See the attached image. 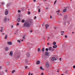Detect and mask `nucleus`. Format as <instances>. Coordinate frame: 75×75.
Here are the masks:
<instances>
[{
  "label": "nucleus",
  "mask_w": 75,
  "mask_h": 75,
  "mask_svg": "<svg viewBox=\"0 0 75 75\" xmlns=\"http://www.w3.org/2000/svg\"><path fill=\"white\" fill-rule=\"evenodd\" d=\"M30 23H29L26 22L24 23L23 24L24 27H28V26H30Z\"/></svg>",
  "instance_id": "obj_1"
},
{
  "label": "nucleus",
  "mask_w": 75,
  "mask_h": 75,
  "mask_svg": "<svg viewBox=\"0 0 75 75\" xmlns=\"http://www.w3.org/2000/svg\"><path fill=\"white\" fill-rule=\"evenodd\" d=\"M45 66L47 68H48V67L50 66V64H48V62H47L46 63Z\"/></svg>",
  "instance_id": "obj_2"
},
{
  "label": "nucleus",
  "mask_w": 75,
  "mask_h": 75,
  "mask_svg": "<svg viewBox=\"0 0 75 75\" xmlns=\"http://www.w3.org/2000/svg\"><path fill=\"white\" fill-rule=\"evenodd\" d=\"M7 44H8V45H12V42H7Z\"/></svg>",
  "instance_id": "obj_3"
},
{
  "label": "nucleus",
  "mask_w": 75,
  "mask_h": 75,
  "mask_svg": "<svg viewBox=\"0 0 75 75\" xmlns=\"http://www.w3.org/2000/svg\"><path fill=\"white\" fill-rule=\"evenodd\" d=\"M51 59L52 61H54V60H55V61H57V59H55V57H53Z\"/></svg>",
  "instance_id": "obj_4"
},
{
  "label": "nucleus",
  "mask_w": 75,
  "mask_h": 75,
  "mask_svg": "<svg viewBox=\"0 0 75 75\" xmlns=\"http://www.w3.org/2000/svg\"><path fill=\"white\" fill-rule=\"evenodd\" d=\"M50 26V25H48V24H46L45 25V28L46 29H47V28H48V27Z\"/></svg>",
  "instance_id": "obj_5"
},
{
  "label": "nucleus",
  "mask_w": 75,
  "mask_h": 75,
  "mask_svg": "<svg viewBox=\"0 0 75 75\" xmlns=\"http://www.w3.org/2000/svg\"><path fill=\"white\" fill-rule=\"evenodd\" d=\"M8 11H6L5 12V15H7V14H8Z\"/></svg>",
  "instance_id": "obj_6"
},
{
  "label": "nucleus",
  "mask_w": 75,
  "mask_h": 75,
  "mask_svg": "<svg viewBox=\"0 0 75 75\" xmlns=\"http://www.w3.org/2000/svg\"><path fill=\"white\" fill-rule=\"evenodd\" d=\"M57 47V45H53V48H55Z\"/></svg>",
  "instance_id": "obj_7"
},
{
  "label": "nucleus",
  "mask_w": 75,
  "mask_h": 75,
  "mask_svg": "<svg viewBox=\"0 0 75 75\" xmlns=\"http://www.w3.org/2000/svg\"><path fill=\"white\" fill-rule=\"evenodd\" d=\"M7 19L6 18H5L4 19V21L5 22L7 21Z\"/></svg>",
  "instance_id": "obj_8"
},
{
  "label": "nucleus",
  "mask_w": 75,
  "mask_h": 75,
  "mask_svg": "<svg viewBox=\"0 0 75 75\" xmlns=\"http://www.w3.org/2000/svg\"><path fill=\"white\" fill-rule=\"evenodd\" d=\"M63 11L64 13L66 12V11H67V9H66V8H65L64 9H63Z\"/></svg>",
  "instance_id": "obj_9"
},
{
  "label": "nucleus",
  "mask_w": 75,
  "mask_h": 75,
  "mask_svg": "<svg viewBox=\"0 0 75 75\" xmlns=\"http://www.w3.org/2000/svg\"><path fill=\"white\" fill-rule=\"evenodd\" d=\"M40 61L38 60L37 61L36 64L37 65H38V64H40Z\"/></svg>",
  "instance_id": "obj_10"
},
{
  "label": "nucleus",
  "mask_w": 75,
  "mask_h": 75,
  "mask_svg": "<svg viewBox=\"0 0 75 75\" xmlns=\"http://www.w3.org/2000/svg\"><path fill=\"white\" fill-rule=\"evenodd\" d=\"M9 55H11V56H12V55H13V52H12L11 51L10 54H9Z\"/></svg>",
  "instance_id": "obj_11"
},
{
  "label": "nucleus",
  "mask_w": 75,
  "mask_h": 75,
  "mask_svg": "<svg viewBox=\"0 0 75 75\" xmlns=\"http://www.w3.org/2000/svg\"><path fill=\"white\" fill-rule=\"evenodd\" d=\"M42 52H44V48H42Z\"/></svg>",
  "instance_id": "obj_12"
},
{
  "label": "nucleus",
  "mask_w": 75,
  "mask_h": 75,
  "mask_svg": "<svg viewBox=\"0 0 75 75\" xmlns=\"http://www.w3.org/2000/svg\"><path fill=\"white\" fill-rule=\"evenodd\" d=\"M45 55H46L48 56L49 55L48 52H45Z\"/></svg>",
  "instance_id": "obj_13"
},
{
  "label": "nucleus",
  "mask_w": 75,
  "mask_h": 75,
  "mask_svg": "<svg viewBox=\"0 0 75 75\" xmlns=\"http://www.w3.org/2000/svg\"><path fill=\"white\" fill-rule=\"evenodd\" d=\"M30 56V54L29 53H27V57H29Z\"/></svg>",
  "instance_id": "obj_14"
},
{
  "label": "nucleus",
  "mask_w": 75,
  "mask_h": 75,
  "mask_svg": "<svg viewBox=\"0 0 75 75\" xmlns=\"http://www.w3.org/2000/svg\"><path fill=\"white\" fill-rule=\"evenodd\" d=\"M5 50L6 51H8V47H6L5 48Z\"/></svg>",
  "instance_id": "obj_15"
},
{
  "label": "nucleus",
  "mask_w": 75,
  "mask_h": 75,
  "mask_svg": "<svg viewBox=\"0 0 75 75\" xmlns=\"http://www.w3.org/2000/svg\"><path fill=\"white\" fill-rule=\"evenodd\" d=\"M52 49V47H50L49 48V51H51V49Z\"/></svg>",
  "instance_id": "obj_16"
},
{
  "label": "nucleus",
  "mask_w": 75,
  "mask_h": 75,
  "mask_svg": "<svg viewBox=\"0 0 75 75\" xmlns=\"http://www.w3.org/2000/svg\"><path fill=\"white\" fill-rule=\"evenodd\" d=\"M20 20H21L20 18H18V22H20Z\"/></svg>",
  "instance_id": "obj_17"
},
{
  "label": "nucleus",
  "mask_w": 75,
  "mask_h": 75,
  "mask_svg": "<svg viewBox=\"0 0 75 75\" xmlns=\"http://www.w3.org/2000/svg\"><path fill=\"white\" fill-rule=\"evenodd\" d=\"M10 4H11V3H8V4L7 5V6H10Z\"/></svg>",
  "instance_id": "obj_18"
},
{
  "label": "nucleus",
  "mask_w": 75,
  "mask_h": 75,
  "mask_svg": "<svg viewBox=\"0 0 75 75\" xmlns=\"http://www.w3.org/2000/svg\"><path fill=\"white\" fill-rule=\"evenodd\" d=\"M7 35H6L4 37L5 39H7Z\"/></svg>",
  "instance_id": "obj_19"
},
{
  "label": "nucleus",
  "mask_w": 75,
  "mask_h": 75,
  "mask_svg": "<svg viewBox=\"0 0 75 75\" xmlns=\"http://www.w3.org/2000/svg\"><path fill=\"white\" fill-rule=\"evenodd\" d=\"M55 44H56V42H53V45H55Z\"/></svg>",
  "instance_id": "obj_20"
},
{
  "label": "nucleus",
  "mask_w": 75,
  "mask_h": 75,
  "mask_svg": "<svg viewBox=\"0 0 75 75\" xmlns=\"http://www.w3.org/2000/svg\"><path fill=\"white\" fill-rule=\"evenodd\" d=\"M61 33H62L61 34V35H63V33H64V31H62L61 32Z\"/></svg>",
  "instance_id": "obj_21"
},
{
  "label": "nucleus",
  "mask_w": 75,
  "mask_h": 75,
  "mask_svg": "<svg viewBox=\"0 0 75 75\" xmlns=\"http://www.w3.org/2000/svg\"><path fill=\"white\" fill-rule=\"evenodd\" d=\"M25 21V20H24V19H23L22 20V23H24Z\"/></svg>",
  "instance_id": "obj_22"
},
{
  "label": "nucleus",
  "mask_w": 75,
  "mask_h": 75,
  "mask_svg": "<svg viewBox=\"0 0 75 75\" xmlns=\"http://www.w3.org/2000/svg\"><path fill=\"white\" fill-rule=\"evenodd\" d=\"M9 62H7L6 63V65H9Z\"/></svg>",
  "instance_id": "obj_23"
},
{
  "label": "nucleus",
  "mask_w": 75,
  "mask_h": 75,
  "mask_svg": "<svg viewBox=\"0 0 75 75\" xmlns=\"http://www.w3.org/2000/svg\"><path fill=\"white\" fill-rule=\"evenodd\" d=\"M38 52H40V48H38Z\"/></svg>",
  "instance_id": "obj_24"
},
{
  "label": "nucleus",
  "mask_w": 75,
  "mask_h": 75,
  "mask_svg": "<svg viewBox=\"0 0 75 75\" xmlns=\"http://www.w3.org/2000/svg\"><path fill=\"white\" fill-rule=\"evenodd\" d=\"M64 25H66V21H64Z\"/></svg>",
  "instance_id": "obj_25"
},
{
  "label": "nucleus",
  "mask_w": 75,
  "mask_h": 75,
  "mask_svg": "<svg viewBox=\"0 0 75 75\" xmlns=\"http://www.w3.org/2000/svg\"><path fill=\"white\" fill-rule=\"evenodd\" d=\"M40 69H42V70H44V69H42V67H40Z\"/></svg>",
  "instance_id": "obj_26"
},
{
  "label": "nucleus",
  "mask_w": 75,
  "mask_h": 75,
  "mask_svg": "<svg viewBox=\"0 0 75 75\" xmlns=\"http://www.w3.org/2000/svg\"><path fill=\"white\" fill-rule=\"evenodd\" d=\"M15 71H15V70H13L12 71V73H14L15 72Z\"/></svg>",
  "instance_id": "obj_27"
},
{
  "label": "nucleus",
  "mask_w": 75,
  "mask_h": 75,
  "mask_svg": "<svg viewBox=\"0 0 75 75\" xmlns=\"http://www.w3.org/2000/svg\"><path fill=\"white\" fill-rule=\"evenodd\" d=\"M68 72V71H66L65 72V74H67Z\"/></svg>",
  "instance_id": "obj_28"
},
{
  "label": "nucleus",
  "mask_w": 75,
  "mask_h": 75,
  "mask_svg": "<svg viewBox=\"0 0 75 75\" xmlns=\"http://www.w3.org/2000/svg\"><path fill=\"white\" fill-rule=\"evenodd\" d=\"M54 50H55V49H52V51H54Z\"/></svg>",
  "instance_id": "obj_29"
},
{
  "label": "nucleus",
  "mask_w": 75,
  "mask_h": 75,
  "mask_svg": "<svg viewBox=\"0 0 75 75\" xmlns=\"http://www.w3.org/2000/svg\"><path fill=\"white\" fill-rule=\"evenodd\" d=\"M46 51H48V49L47 48L46 49Z\"/></svg>",
  "instance_id": "obj_30"
},
{
  "label": "nucleus",
  "mask_w": 75,
  "mask_h": 75,
  "mask_svg": "<svg viewBox=\"0 0 75 75\" xmlns=\"http://www.w3.org/2000/svg\"><path fill=\"white\" fill-rule=\"evenodd\" d=\"M18 13H20L21 12V11L20 10H18Z\"/></svg>",
  "instance_id": "obj_31"
},
{
  "label": "nucleus",
  "mask_w": 75,
  "mask_h": 75,
  "mask_svg": "<svg viewBox=\"0 0 75 75\" xmlns=\"http://www.w3.org/2000/svg\"><path fill=\"white\" fill-rule=\"evenodd\" d=\"M38 11L39 13H40V9H38Z\"/></svg>",
  "instance_id": "obj_32"
},
{
  "label": "nucleus",
  "mask_w": 75,
  "mask_h": 75,
  "mask_svg": "<svg viewBox=\"0 0 75 75\" xmlns=\"http://www.w3.org/2000/svg\"><path fill=\"white\" fill-rule=\"evenodd\" d=\"M17 41H18V42H19V43H20V42H21L20 40H18Z\"/></svg>",
  "instance_id": "obj_33"
},
{
  "label": "nucleus",
  "mask_w": 75,
  "mask_h": 75,
  "mask_svg": "<svg viewBox=\"0 0 75 75\" xmlns=\"http://www.w3.org/2000/svg\"><path fill=\"white\" fill-rule=\"evenodd\" d=\"M56 2H57V0H56V1H55V2H54V4H55V3H56Z\"/></svg>",
  "instance_id": "obj_34"
},
{
  "label": "nucleus",
  "mask_w": 75,
  "mask_h": 75,
  "mask_svg": "<svg viewBox=\"0 0 75 75\" xmlns=\"http://www.w3.org/2000/svg\"><path fill=\"white\" fill-rule=\"evenodd\" d=\"M19 25V23H17V24L16 25Z\"/></svg>",
  "instance_id": "obj_35"
},
{
  "label": "nucleus",
  "mask_w": 75,
  "mask_h": 75,
  "mask_svg": "<svg viewBox=\"0 0 75 75\" xmlns=\"http://www.w3.org/2000/svg\"><path fill=\"white\" fill-rule=\"evenodd\" d=\"M36 16H35L34 18V20H35V19H36Z\"/></svg>",
  "instance_id": "obj_36"
},
{
  "label": "nucleus",
  "mask_w": 75,
  "mask_h": 75,
  "mask_svg": "<svg viewBox=\"0 0 75 75\" xmlns=\"http://www.w3.org/2000/svg\"><path fill=\"white\" fill-rule=\"evenodd\" d=\"M30 12H28V14H30Z\"/></svg>",
  "instance_id": "obj_37"
},
{
  "label": "nucleus",
  "mask_w": 75,
  "mask_h": 75,
  "mask_svg": "<svg viewBox=\"0 0 75 75\" xmlns=\"http://www.w3.org/2000/svg\"><path fill=\"white\" fill-rule=\"evenodd\" d=\"M73 68H75V66L74 65L73 66Z\"/></svg>",
  "instance_id": "obj_38"
},
{
  "label": "nucleus",
  "mask_w": 75,
  "mask_h": 75,
  "mask_svg": "<svg viewBox=\"0 0 75 75\" xmlns=\"http://www.w3.org/2000/svg\"><path fill=\"white\" fill-rule=\"evenodd\" d=\"M0 31H1V32H3V29H1L0 30Z\"/></svg>",
  "instance_id": "obj_39"
},
{
  "label": "nucleus",
  "mask_w": 75,
  "mask_h": 75,
  "mask_svg": "<svg viewBox=\"0 0 75 75\" xmlns=\"http://www.w3.org/2000/svg\"><path fill=\"white\" fill-rule=\"evenodd\" d=\"M30 72H29L28 74V75H30Z\"/></svg>",
  "instance_id": "obj_40"
},
{
  "label": "nucleus",
  "mask_w": 75,
  "mask_h": 75,
  "mask_svg": "<svg viewBox=\"0 0 75 75\" xmlns=\"http://www.w3.org/2000/svg\"><path fill=\"white\" fill-rule=\"evenodd\" d=\"M33 32V30L30 31V33H32Z\"/></svg>",
  "instance_id": "obj_41"
},
{
  "label": "nucleus",
  "mask_w": 75,
  "mask_h": 75,
  "mask_svg": "<svg viewBox=\"0 0 75 75\" xmlns=\"http://www.w3.org/2000/svg\"><path fill=\"white\" fill-rule=\"evenodd\" d=\"M59 60L61 61V58H60V59H59Z\"/></svg>",
  "instance_id": "obj_42"
},
{
  "label": "nucleus",
  "mask_w": 75,
  "mask_h": 75,
  "mask_svg": "<svg viewBox=\"0 0 75 75\" xmlns=\"http://www.w3.org/2000/svg\"><path fill=\"white\" fill-rule=\"evenodd\" d=\"M0 69H1V66H0Z\"/></svg>",
  "instance_id": "obj_43"
},
{
  "label": "nucleus",
  "mask_w": 75,
  "mask_h": 75,
  "mask_svg": "<svg viewBox=\"0 0 75 75\" xmlns=\"http://www.w3.org/2000/svg\"><path fill=\"white\" fill-rule=\"evenodd\" d=\"M25 69H27V66H25Z\"/></svg>",
  "instance_id": "obj_44"
},
{
  "label": "nucleus",
  "mask_w": 75,
  "mask_h": 75,
  "mask_svg": "<svg viewBox=\"0 0 75 75\" xmlns=\"http://www.w3.org/2000/svg\"><path fill=\"white\" fill-rule=\"evenodd\" d=\"M34 0V2H35L36 1V0Z\"/></svg>",
  "instance_id": "obj_45"
},
{
  "label": "nucleus",
  "mask_w": 75,
  "mask_h": 75,
  "mask_svg": "<svg viewBox=\"0 0 75 75\" xmlns=\"http://www.w3.org/2000/svg\"><path fill=\"white\" fill-rule=\"evenodd\" d=\"M43 73H41V75H43Z\"/></svg>",
  "instance_id": "obj_46"
},
{
  "label": "nucleus",
  "mask_w": 75,
  "mask_h": 75,
  "mask_svg": "<svg viewBox=\"0 0 75 75\" xmlns=\"http://www.w3.org/2000/svg\"><path fill=\"white\" fill-rule=\"evenodd\" d=\"M23 39H25V37H23Z\"/></svg>",
  "instance_id": "obj_47"
},
{
  "label": "nucleus",
  "mask_w": 75,
  "mask_h": 75,
  "mask_svg": "<svg viewBox=\"0 0 75 75\" xmlns=\"http://www.w3.org/2000/svg\"><path fill=\"white\" fill-rule=\"evenodd\" d=\"M52 18V16H50V18Z\"/></svg>",
  "instance_id": "obj_48"
},
{
  "label": "nucleus",
  "mask_w": 75,
  "mask_h": 75,
  "mask_svg": "<svg viewBox=\"0 0 75 75\" xmlns=\"http://www.w3.org/2000/svg\"><path fill=\"white\" fill-rule=\"evenodd\" d=\"M11 28H13V25H12V26H11Z\"/></svg>",
  "instance_id": "obj_49"
},
{
  "label": "nucleus",
  "mask_w": 75,
  "mask_h": 75,
  "mask_svg": "<svg viewBox=\"0 0 75 75\" xmlns=\"http://www.w3.org/2000/svg\"><path fill=\"white\" fill-rule=\"evenodd\" d=\"M59 11H59V10L58 11H57L56 12H59Z\"/></svg>",
  "instance_id": "obj_50"
},
{
  "label": "nucleus",
  "mask_w": 75,
  "mask_h": 75,
  "mask_svg": "<svg viewBox=\"0 0 75 75\" xmlns=\"http://www.w3.org/2000/svg\"><path fill=\"white\" fill-rule=\"evenodd\" d=\"M65 37H66V38H67V36L65 35Z\"/></svg>",
  "instance_id": "obj_51"
},
{
  "label": "nucleus",
  "mask_w": 75,
  "mask_h": 75,
  "mask_svg": "<svg viewBox=\"0 0 75 75\" xmlns=\"http://www.w3.org/2000/svg\"><path fill=\"white\" fill-rule=\"evenodd\" d=\"M47 45H50V43H48L47 44Z\"/></svg>",
  "instance_id": "obj_52"
},
{
  "label": "nucleus",
  "mask_w": 75,
  "mask_h": 75,
  "mask_svg": "<svg viewBox=\"0 0 75 75\" xmlns=\"http://www.w3.org/2000/svg\"><path fill=\"white\" fill-rule=\"evenodd\" d=\"M74 32H73L72 33V34H74Z\"/></svg>",
  "instance_id": "obj_53"
},
{
  "label": "nucleus",
  "mask_w": 75,
  "mask_h": 75,
  "mask_svg": "<svg viewBox=\"0 0 75 75\" xmlns=\"http://www.w3.org/2000/svg\"><path fill=\"white\" fill-rule=\"evenodd\" d=\"M31 75H33V73L31 74Z\"/></svg>",
  "instance_id": "obj_54"
},
{
  "label": "nucleus",
  "mask_w": 75,
  "mask_h": 75,
  "mask_svg": "<svg viewBox=\"0 0 75 75\" xmlns=\"http://www.w3.org/2000/svg\"><path fill=\"white\" fill-rule=\"evenodd\" d=\"M7 69H6V70L5 71H6V72H7Z\"/></svg>",
  "instance_id": "obj_55"
},
{
  "label": "nucleus",
  "mask_w": 75,
  "mask_h": 75,
  "mask_svg": "<svg viewBox=\"0 0 75 75\" xmlns=\"http://www.w3.org/2000/svg\"><path fill=\"white\" fill-rule=\"evenodd\" d=\"M46 9H48V8H46Z\"/></svg>",
  "instance_id": "obj_56"
},
{
  "label": "nucleus",
  "mask_w": 75,
  "mask_h": 75,
  "mask_svg": "<svg viewBox=\"0 0 75 75\" xmlns=\"http://www.w3.org/2000/svg\"><path fill=\"white\" fill-rule=\"evenodd\" d=\"M67 23H69V21H68V22H67Z\"/></svg>",
  "instance_id": "obj_57"
},
{
  "label": "nucleus",
  "mask_w": 75,
  "mask_h": 75,
  "mask_svg": "<svg viewBox=\"0 0 75 75\" xmlns=\"http://www.w3.org/2000/svg\"><path fill=\"white\" fill-rule=\"evenodd\" d=\"M57 72H59V71H57Z\"/></svg>",
  "instance_id": "obj_58"
},
{
  "label": "nucleus",
  "mask_w": 75,
  "mask_h": 75,
  "mask_svg": "<svg viewBox=\"0 0 75 75\" xmlns=\"http://www.w3.org/2000/svg\"><path fill=\"white\" fill-rule=\"evenodd\" d=\"M21 41H23V40H21Z\"/></svg>",
  "instance_id": "obj_59"
},
{
  "label": "nucleus",
  "mask_w": 75,
  "mask_h": 75,
  "mask_svg": "<svg viewBox=\"0 0 75 75\" xmlns=\"http://www.w3.org/2000/svg\"><path fill=\"white\" fill-rule=\"evenodd\" d=\"M1 28H2V29H3V27H1Z\"/></svg>",
  "instance_id": "obj_60"
},
{
  "label": "nucleus",
  "mask_w": 75,
  "mask_h": 75,
  "mask_svg": "<svg viewBox=\"0 0 75 75\" xmlns=\"http://www.w3.org/2000/svg\"><path fill=\"white\" fill-rule=\"evenodd\" d=\"M60 16H62V14H60Z\"/></svg>",
  "instance_id": "obj_61"
},
{
  "label": "nucleus",
  "mask_w": 75,
  "mask_h": 75,
  "mask_svg": "<svg viewBox=\"0 0 75 75\" xmlns=\"http://www.w3.org/2000/svg\"><path fill=\"white\" fill-rule=\"evenodd\" d=\"M48 38L49 39V38H50V37H48Z\"/></svg>",
  "instance_id": "obj_62"
},
{
  "label": "nucleus",
  "mask_w": 75,
  "mask_h": 75,
  "mask_svg": "<svg viewBox=\"0 0 75 75\" xmlns=\"http://www.w3.org/2000/svg\"><path fill=\"white\" fill-rule=\"evenodd\" d=\"M8 21H9V18L8 19Z\"/></svg>",
  "instance_id": "obj_63"
},
{
  "label": "nucleus",
  "mask_w": 75,
  "mask_h": 75,
  "mask_svg": "<svg viewBox=\"0 0 75 75\" xmlns=\"http://www.w3.org/2000/svg\"><path fill=\"white\" fill-rule=\"evenodd\" d=\"M3 34H4V33H3Z\"/></svg>",
  "instance_id": "obj_64"
}]
</instances>
